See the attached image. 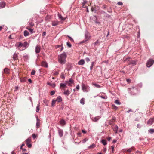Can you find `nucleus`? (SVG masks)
Masks as SVG:
<instances>
[{
	"instance_id": "f257e3e1",
	"label": "nucleus",
	"mask_w": 154,
	"mask_h": 154,
	"mask_svg": "<svg viewBox=\"0 0 154 154\" xmlns=\"http://www.w3.org/2000/svg\"><path fill=\"white\" fill-rule=\"evenodd\" d=\"M67 57L66 54L65 52L59 55L58 57L59 62L61 64H64L66 62V58Z\"/></svg>"
},
{
	"instance_id": "f03ea898",
	"label": "nucleus",
	"mask_w": 154,
	"mask_h": 154,
	"mask_svg": "<svg viewBox=\"0 0 154 154\" xmlns=\"http://www.w3.org/2000/svg\"><path fill=\"white\" fill-rule=\"evenodd\" d=\"M82 90L85 92H87L89 91V87L84 84H82Z\"/></svg>"
},
{
	"instance_id": "7ed1b4c3",
	"label": "nucleus",
	"mask_w": 154,
	"mask_h": 154,
	"mask_svg": "<svg viewBox=\"0 0 154 154\" xmlns=\"http://www.w3.org/2000/svg\"><path fill=\"white\" fill-rule=\"evenodd\" d=\"M16 46L20 50H23L24 49H21V48L22 47H23V43L21 42H18L16 43L15 44Z\"/></svg>"
},
{
	"instance_id": "20e7f679",
	"label": "nucleus",
	"mask_w": 154,
	"mask_h": 154,
	"mask_svg": "<svg viewBox=\"0 0 154 154\" xmlns=\"http://www.w3.org/2000/svg\"><path fill=\"white\" fill-rule=\"evenodd\" d=\"M129 59H130L129 57H128L127 58H124V61L125 62V61H127L128 62V65H131V64H133V65L135 64L136 62L134 61V60L129 61Z\"/></svg>"
},
{
	"instance_id": "39448f33",
	"label": "nucleus",
	"mask_w": 154,
	"mask_h": 154,
	"mask_svg": "<svg viewBox=\"0 0 154 154\" xmlns=\"http://www.w3.org/2000/svg\"><path fill=\"white\" fill-rule=\"evenodd\" d=\"M154 62V60L152 59H149L147 62L146 64V66L148 67H151L153 64Z\"/></svg>"
},
{
	"instance_id": "423d86ee",
	"label": "nucleus",
	"mask_w": 154,
	"mask_h": 154,
	"mask_svg": "<svg viewBox=\"0 0 154 154\" xmlns=\"http://www.w3.org/2000/svg\"><path fill=\"white\" fill-rule=\"evenodd\" d=\"M31 141V138H29L27 139L26 140V143L27 146L29 148H30L32 147V145L31 144H30L29 143Z\"/></svg>"
},
{
	"instance_id": "0eeeda50",
	"label": "nucleus",
	"mask_w": 154,
	"mask_h": 154,
	"mask_svg": "<svg viewBox=\"0 0 154 154\" xmlns=\"http://www.w3.org/2000/svg\"><path fill=\"white\" fill-rule=\"evenodd\" d=\"M40 50H41L40 47L38 45H37L35 47V52L36 53H39L40 51Z\"/></svg>"
},
{
	"instance_id": "6e6552de",
	"label": "nucleus",
	"mask_w": 154,
	"mask_h": 154,
	"mask_svg": "<svg viewBox=\"0 0 154 154\" xmlns=\"http://www.w3.org/2000/svg\"><path fill=\"white\" fill-rule=\"evenodd\" d=\"M154 122V118H150L147 122V124L151 125Z\"/></svg>"
},
{
	"instance_id": "1a4fd4ad",
	"label": "nucleus",
	"mask_w": 154,
	"mask_h": 154,
	"mask_svg": "<svg viewBox=\"0 0 154 154\" xmlns=\"http://www.w3.org/2000/svg\"><path fill=\"white\" fill-rule=\"evenodd\" d=\"M135 148L134 147H132L127 150L126 152L130 153L131 151L134 150Z\"/></svg>"
},
{
	"instance_id": "9d476101",
	"label": "nucleus",
	"mask_w": 154,
	"mask_h": 154,
	"mask_svg": "<svg viewBox=\"0 0 154 154\" xmlns=\"http://www.w3.org/2000/svg\"><path fill=\"white\" fill-rule=\"evenodd\" d=\"M113 129L115 133H117L118 129V126L116 125H114L113 127Z\"/></svg>"
},
{
	"instance_id": "9b49d317",
	"label": "nucleus",
	"mask_w": 154,
	"mask_h": 154,
	"mask_svg": "<svg viewBox=\"0 0 154 154\" xmlns=\"http://www.w3.org/2000/svg\"><path fill=\"white\" fill-rule=\"evenodd\" d=\"M23 47L24 48V49H25L26 48H27L29 45V43H28L26 41H25L23 43Z\"/></svg>"
},
{
	"instance_id": "f8f14e48",
	"label": "nucleus",
	"mask_w": 154,
	"mask_h": 154,
	"mask_svg": "<svg viewBox=\"0 0 154 154\" xmlns=\"http://www.w3.org/2000/svg\"><path fill=\"white\" fill-rule=\"evenodd\" d=\"M59 24V22L57 21H54L52 22V25L53 26H55Z\"/></svg>"
},
{
	"instance_id": "ddd939ff",
	"label": "nucleus",
	"mask_w": 154,
	"mask_h": 154,
	"mask_svg": "<svg viewBox=\"0 0 154 154\" xmlns=\"http://www.w3.org/2000/svg\"><path fill=\"white\" fill-rule=\"evenodd\" d=\"M27 80V78L26 77H21L20 78V81L23 82H26Z\"/></svg>"
},
{
	"instance_id": "4468645a",
	"label": "nucleus",
	"mask_w": 154,
	"mask_h": 154,
	"mask_svg": "<svg viewBox=\"0 0 154 154\" xmlns=\"http://www.w3.org/2000/svg\"><path fill=\"white\" fill-rule=\"evenodd\" d=\"M58 132L59 136L61 137L63 136V130L60 129H59L58 130Z\"/></svg>"
},
{
	"instance_id": "2eb2a0df",
	"label": "nucleus",
	"mask_w": 154,
	"mask_h": 154,
	"mask_svg": "<svg viewBox=\"0 0 154 154\" xmlns=\"http://www.w3.org/2000/svg\"><path fill=\"white\" fill-rule=\"evenodd\" d=\"M84 63H85V61L83 59H81L78 62V64L79 65H83L84 64Z\"/></svg>"
},
{
	"instance_id": "dca6fc26",
	"label": "nucleus",
	"mask_w": 154,
	"mask_h": 154,
	"mask_svg": "<svg viewBox=\"0 0 154 154\" xmlns=\"http://www.w3.org/2000/svg\"><path fill=\"white\" fill-rule=\"evenodd\" d=\"M41 65L42 66L45 67H47L48 66L47 63L45 62H42L41 63Z\"/></svg>"
},
{
	"instance_id": "f3484780",
	"label": "nucleus",
	"mask_w": 154,
	"mask_h": 154,
	"mask_svg": "<svg viewBox=\"0 0 154 154\" xmlns=\"http://www.w3.org/2000/svg\"><path fill=\"white\" fill-rule=\"evenodd\" d=\"M62 100V99L61 97H58L56 99V101L58 103L59 102H61Z\"/></svg>"
},
{
	"instance_id": "a211bd4d",
	"label": "nucleus",
	"mask_w": 154,
	"mask_h": 154,
	"mask_svg": "<svg viewBox=\"0 0 154 154\" xmlns=\"http://www.w3.org/2000/svg\"><path fill=\"white\" fill-rule=\"evenodd\" d=\"M60 87L63 89H64L66 87V84L61 83L60 84Z\"/></svg>"
},
{
	"instance_id": "6ab92c4d",
	"label": "nucleus",
	"mask_w": 154,
	"mask_h": 154,
	"mask_svg": "<svg viewBox=\"0 0 154 154\" xmlns=\"http://www.w3.org/2000/svg\"><path fill=\"white\" fill-rule=\"evenodd\" d=\"M13 58L14 60H17V55L16 54H14L13 56Z\"/></svg>"
},
{
	"instance_id": "aec40b11",
	"label": "nucleus",
	"mask_w": 154,
	"mask_h": 154,
	"mask_svg": "<svg viewBox=\"0 0 154 154\" xmlns=\"http://www.w3.org/2000/svg\"><path fill=\"white\" fill-rule=\"evenodd\" d=\"M4 72L7 74H8L9 73V70L7 68H5L4 69Z\"/></svg>"
},
{
	"instance_id": "412c9836",
	"label": "nucleus",
	"mask_w": 154,
	"mask_h": 154,
	"mask_svg": "<svg viewBox=\"0 0 154 154\" xmlns=\"http://www.w3.org/2000/svg\"><path fill=\"white\" fill-rule=\"evenodd\" d=\"M48 85L51 86L53 88H54L55 86V84L54 83H51L50 82H48Z\"/></svg>"
},
{
	"instance_id": "4be33fe9",
	"label": "nucleus",
	"mask_w": 154,
	"mask_h": 154,
	"mask_svg": "<svg viewBox=\"0 0 154 154\" xmlns=\"http://www.w3.org/2000/svg\"><path fill=\"white\" fill-rule=\"evenodd\" d=\"M100 118L99 116H97L94 118L93 119V120L94 122H97L100 119Z\"/></svg>"
},
{
	"instance_id": "5701e85b",
	"label": "nucleus",
	"mask_w": 154,
	"mask_h": 154,
	"mask_svg": "<svg viewBox=\"0 0 154 154\" xmlns=\"http://www.w3.org/2000/svg\"><path fill=\"white\" fill-rule=\"evenodd\" d=\"M101 142L103 143V145H106L107 144V142L106 140L104 139H103L101 140Z\"/></svg>"
},
{
	"instance_id": "b1692460",
	"label": "nucleus",
	"mask_w": 154,
	"mask_h": 154,
	"mask_svg": "<svg viewBox=\"0 0 154 154\" xmlns=\"http://www.w3.org/2000/svg\"><path fill=\"white\" fill-rule=\"evenodd\" d=\"M37 128H39L40 126V120L38 119H37V122L36 124Z\"/></svg>"
},
{
	"instance_id": "393cba45",
	"label": "nucleus",
	"mask_w": 154,
	"mask_h": 154,
	"mask_svg": "<svg viewBox=\"0 0 154 154\" xmlns=\"http://www.w3.org/2000/svg\"><path fill=\"white\" fill-rule=\"evenodd\" d=\"M60 123L61 125H64L65 124V121L63 119H62L60 121Z\"/></svg>"
},
{
	"instance_id": "a878e982",
	"label": "nucleus",
	"mask_w": 154,
	"mask_h": 154,
	"mask_svg": "<svg viewBox=\"0 0 154 154\" xmlns=\"http://www.w3.org/2000/svg\"><path fill=\"white\" fill-rule=\"evenodd\" d=\"M112 109L115 110H117L118 109V107H117L115 105L112 104Z\"/></svg>"
},
{
	"instance_id": "bb28decb",
	"label": "nucleus",
	"mask_w": 154,
	"mask_h": 154,
	"mask_svg": "<svg viewBox=\"0 0 154 154\" xmlns=\"http://www.w3.org/2000/svg\"><path fill=\"white\" fill-rule=\"evenodd\" d=\"M29 33L27 31L25 30L24 32V35L25 36H27L29 35Z\"/></svg>"
},
{
	"instance_id": "cd10ccee",
	"label": "nucleus",
	"mask_w": 154,
	"mask_h": 154,
	"mask_svg": "<svg viewBox=\"0 0 154 154\" xmlns=\"http://www.w3.org/2000/svg\"><path fill=\"white\" fill-rule=\"evenodd\" d=\"M70 93V91H66L64 92V94L65 95H68Z\"/></svg>"
},
{
	"instance_id": "c85d7f7f",
	"label": "nucleus",
	"mask_w": 154,
	"mask_h": 154,
	"mask_svg": "<svg viewBox=\"0 0 154 154\" xmlns=\"http://www.w3.org/2000/svg\"><path fill=\"white\" fill-rule=\"evenodd\" d=\"M80 103L82 104H85V99L84 98H82L81 100Z\"/></svg>"
},
{
	"instance_id": "c756f323",
	"label": "nucleus",
	"mask_w": 154,
	"mask_h": 154,
	"mask_svg": "<svg viewBox=\"0 0 154 154\" xmlns=\"http://www.w3.org/2000/svg\"><path fill=\"white\" fill-rule=\"evenodd\" d=\"M5 3L4 2H1L0 3V5L1 7L3 8L5 7Z\"/></svg>"
},
{
	"instance_id": "7c9ffc66",
	"label": "nucleus",
	"mask_w": 154,
	"mask_h": 154,
	"mask_svg": "<svg viewBox=\"0 0 154 154\" xmlns=\"http://www.w3.org/2000/svg\"><path fill=\"white\" fill-rule=\"evenodd\" d=\"M27 29H28L31 32V33H32L33 32V29L29 28V27H27L26 28Z\"/></svg>"
},
{
	"instance_id": "2f4dec72",
	"label": "nucleus",
	"mask_w": 154,
	"mask_h": 154,
	"mask_svg": "<svg viewBox=\"0 0 154 154\" xmlns=\"http://www.w3.org/2000/svg\"><path fill=\"white\" fill-rule=\"evenodd\" d=\"M50 17L49 16H47L45 18V20L47 21H50Z\"/></svg>"
},
{
	"instance_id": "473e14b6",
	"label": "nucleus",
	"mask_w": 154,
	"mask_h": 154,
	"mask_svg": "<svg viewBox=\"0 0 154 154\" xmlns=\"http://www.w3.org/2000/svg\"><path fill=\"white\" fill-rule=\"evenodd\" d=\"M94 62H92L91 64V66H90V70H92V69H93V67L94 65Z\"/></svg>"
},
{
	"instance_id": "72a5a7b5",
	"label": "nucleus",
	"mask_w": 154,
	"mask_h": 154,
	"mask_svg": "<svg viewBox=\"0 0 154 154\" xmlns=\"http://www.w3.org/2000/svg\"><path fill=\"white\" fill-rule=\"evenodd\" d=\"M115 103L117 104L120 105L121 104V102L118 100L115 101Z\"/></svg>"
},
{
	"instance_id": "f704fd0d",
	"label": "nucleus",
	"mask_w": 154,
	"mask_h": 154,
	"mask_svg": "<svg viewBox=\"0 0 154 154\" xmlns=\"http://www.w3.org/2000/svg\"><path fill=\"white\" fill-rule=\"evenodd\" d=\"M59 18L60 19L62 20H64L65 19L64 18H63V17L61 15L59 14L58 15Z\"/></svg>"
},
{
	"instance_id": "c9c22d12",
	"label": "nucleus",
	"mask_w": 154,
	"mask_h": 154,
	"mask_svg": "<svg viewBox=\"0 0 154 154\" xmlns=\"http://www.w3.org/2000/svg\"><path fill=\"white\" fill-rule=\"evenodd\" d=\"M95 145L93 143L91 145H90L89 146V147L90 148H94L95 147Z\"/></svg>"
},
{
	"instance_id": "e433bc0d",
	"label": "nucleus",
	"mask_w": 154,
	"mask_h": 154,
	"mask_svg": "<svg viewBox=\"0 0 154 154\" xmlns=\"http://www.w3.org/2000/svg\"><path fill=\"white\" fill-rule=\"evenodd\" d=\"M56 102H57L56 101V100H55L54 99H53L52 101V105L53 106H54Z\"/></svg>"
},
{
	"instance_id": "4c0bfd02",
	"label": "nucleus",
	"mask_w": 154,
	"mask_h": 154,
	"mask_svg": "<svg viewBox=\"0 0 154 154\" xmlns=\"http://www.w3.org/2000/svg\"><path fill=\"white\" fill-rule=\"evenodd\" d=\"M40 108H39V105H38L36 107V112H38L39 111V110Z\"/></svg>"
},
{
	"instance_id": "58836bf2",
	"label": "nucleus",
	"mask_w": 154,
	"mask_h": 154,
	"mask_svg": "<svg viewBox=\"0 0 154 154\" xmlns=\"http://www.w3.org/2000/svg\"><path fill=\"white\" fill-rule=\"evenodd\" d=\"M148 131L151 133H153L154 132V130L153 129H150Z\"/></svg>"
},
{
	"instance_id": "ea45409f",
	"label": "nucleus",
	"mask_w": 154,
	"mask_h": 154,
	"mask_svg": "<svg viewBox=\"0 0 154 154\" xmlns=\"http://www.w3.org/2000/svg\"><path fill=\"white\" fill-rule=\"evenodd\" d=\"M55 93V91H53L50 92V95L52 96L54 95Z\"/></svg>"
},
{
	"instance_id": "a19ab883",
	"label": "nucleus",
	"mask_w": 154,
	"mask_h": 154,
	"mask_svg": "<svg viewBox=\"0 0 154 154\" xmlns=\"http://www.w3.org/2000/svg\"><path fill=\"white\" fill-rule=\"evenodd\" d=\"M93 85H94L95 87H97V88H99L100 87V85H99L97 84H93Z\"/></svg>"
},
{
	"instance_id": "79ce46f5",
	"label": "nucleus",
	"mask_w": 154,
	"mask_h": 154,
	"mask_svg": "<svg viewBox=\"0 0 154 154\" xmlns=\"http://www.w3.org/2000/svg\"><path fill=\"white\" fill-rule=\"evenodd\" d=\"M69 83H70L71 84H72L73 83V80H72V79H71L69 80Z\"/></svg>"
},
{
	"instance_id": "37998d69",
	"label": "nucleus",
	"mask_w": 154,
	"mask_h": 154,
	"mask_svg": "<svg viewBox=\"0 0 154 154\" xmlns=\"http://www.w3.org/2000/svg\"><path fill=\"white\" fill-rule=\"evenodd\" d=\"M35 71L34 70H32L31 72V75H33L35 74Z\"/></svg>"
},
{
	"instance_id": "c03bdc74",
	"label": "nucleus",
	"mask_w": 154,
	"mask_h": 154,
	"mask_svg": "<svg viewBox=\"0 0 154 154\" xmlns=\"http://www.w3.org/2000/svg\"><path fill=\"white\" fill-rule=\"evenodd\" d=\"M66 44L69 47H71L72 46L71 44L69 42H67Z\"/></svg>"
},
{
	"instance_id": "a18cd8bd",
	"label": "nucleus",
	"mask_w": 154,
	"mask_h": 154,
	"mask_svg": "<svg viewBox=\"0 0 154 154\" xmlns=\"http://www.w3.org/2000/svg\"><path fill=\"white\" fill-rule=\"evenodd\" d=\"M95 22L97 26H98L100 24V22L98 21L97 20L95 21Z\"/></svg>"
},
{
	"instance_id": "49530a36",
	"label": "nucleus",
	"mask_w": 154,
	"mask_h": 154,
	"mask_svg": "<svg viewBox=\"0 0 154 154\" xmlns=\"http://www.w3.org/2000/svg\"><path fill=\"white\" fill-rule=\"evenodd\" d=\"M37 136L35 134H33L32 135V137L33 139H35L36 138Z\"/></svg>"
},
{
	"instance_id": "de8ad7c7",
	"label": "nucleus",
	"mask_w": 154,
	"mask_h": 154,
	"mask_svg": "<svg viewBox=\"0 0 154 154\" xmlns=\"http://www.w3.org/2000/svg\"><path fill=\"white\" fill-rule=\"evenodd\" d=\"M66 85H67L69 86H71V84L70 83H69L68 81L66 82Z\"/></svg>"
},
{
	"instance_id": "09e8293b",
	"label": "nucleus",
	"mask_w": 154,
	"mask_h": 154,
	"mask_svg": "<svg viewBox=\"0 0 154 154\" xmlns=\"http://www.w3.org/2000/svg\"><path fill=\"white\" fill-rule=\"evenodd\" d=\"M115 147L114 145H113L111 146L112 149V153H114V148Z\"/></svg>"
},
{
	"instance_id": "8fccbe9b",
	"label": "nucleus",
	"mask_w": 154,
	"mask_h": 154,
	"mask_svg": "<svg viewBox=\"0 0 154 154\" xmlns=\"http://www.w3.org/2000/svg\"><path fill=\"white\" fill-rule=\"evenodd\" d=\"M68 37L69 38L70 40L72 42H73V39L70 37L69 36H68Z\"/></svg>"
},
{
	"instance_id": "3c124183",
	"label": "nucleus",
	"mask_w": 154,
	"mask_h": 154,
	"mask_svg": "<svg viewBox=\"0 0 154 154\" xmlns=\"http://www.w3.org/2000/svg\"><path fill=\"white\" fill-rule=\"evenodd\" d=\"M85 60L87 62H88L90 61V59L88 57H86L85 58Z\"/></svg>"
},
{
	"instance_id": "603ef678",
	"label": "nucleus",
	"mask_w": 154,
	"mask_h": 154,
	"mask_svg": "<svg viewBox=\"0 0 154 154\" xmlns=\"http://www.w3.org/2000/svg\"><path fill=\"white\" fill-rule=\"evenodd\" d=\"M115 120H116V118L115 117H113L112 118V122H114L115 121Z\"/></svg>"
},
{
	"instance_id": "864d4df0",
	"label": "nucleus",
	"mask_w": 154,
	"mask_h": 154,
	"mask_svg": "<svg viewBox=\"0 0 154 154\" xmlns=\"http://www.w3.org/2000/svg\"><path fill=\"white\" fill-rule=\"evenodd\" d=\"M118 4L119 5H122L123 4L121 2H118Z\"/></svg>"
},
{
	"instance_id": "5fc2aeb1",
	"label": "nucleus",
	"mask_w": 154,
	"mask_h": 154,
	"mask_svg": "<svg viewBox=\"0 0 154 154\" xmlns=\"http://www.w3.org/2000/svg\"><path fill=\"white\" fill-rule=\"evenodd\" d=\"M79 85H78L76 86V88L77 89V90H79Z\"/></svg>"
},
{
	"instance_id": "6e6d98bb",
	"label": "nucleus",
	"mask_w": 154,
	"mask_h": 154,
	"mask_svg": "<svg viewBox=\"0 0 154 154\" xmlns=\"http://www.w3.org/2000/svg\"><path fill=\"white\" fill-rule=\"evenodd\" d=\"M58 74V72H55L54 74L55 75H57Z\"/></svg>"
},
{
	"instance_id": "4d7b16f0",
	"label": "nucleus",
	"mask_w": 154,
	"mask_h": 154,
	"mask_svg": "<svg viewBox=\"0 0 154 154\" xmlns=\"http://www.w3.org/2000/svg\"><path fill=\"white\" fill-rule=\"evenodd\" d=\"M107 140H108V141H110V140L111 139V138L110 137H108L107 138Z\"/></svg>"
},
{
	"instance_id": "13d9d810",
	"label": "nucleus",
	"mask_w": 154,
	"mask_h": 154,
	"mask_svg": "<svg viewBox=\"0 0 154 154\" xmlns=\"http://www.w3.org/2000/svg\"><path fill=\"white\" fill-rule=\"evenodd\" d=\"M28 81L29 82H30V83H32V80H31V79H28Z\"/></svg>"
},
{
	"instance_id": "bf43d9fd",
	"label": "nucleus",
	"mask_w": 154,
	"mask_h": 154,
	"mask_svg": "<svg viewBox=\"0 0 154 154\" xmlns=\"http://www.w3.org/2000/svg\"><path fill=\"white\" fill-rule=\"evenodd\" d=\"M82 131L84 133H86V131H85V130H82Z\"/></svg>"
},
{
	"instance_id": "052dcab7",
	"label": "nucleus",
	"mask_w": 154,
	"mask_h": 154,
	"mask_svg": "<svg viewBox=\"0 0 154 154\" xmlns=\"http://www.w3.org/2000/svg\"><path fill=\"white\" fill-rule=\"evenodd\" d=\"M126 80L128 82H130V80L129 79H127Z\"/></svg>"
},
{
	"instance_id": "680f3d73",
	"label": "nucleus",
	"mask_w": 154,
	"mask_h": 154,
	"mask_svg": "<svg viewBox=\"0 0 154 154\" xmlns=\"http://www.w3.org/2000/svg\"><path fill=\"white\" fill-rule=\"evenodd\" d=\"M46 35V32H44L42 33V35Z\"/></svg>"
},
{
	"instance_id": "e2e57ef3",
	"label": "nucleus",
	"mask_w": 154,
	"mask_h": 154,
	"mask_svg": "<svg viewBox=\"0 0 154 154\" xmlns=\"http://www.w3.org/2000/svg\"><path fill=\"white\" fill-rule=\"evenodd\" d=\"M22 150L24 152L26 151V149L24 148H23V149H22Z\"/></svg>"
},
{
	"instance_id": "0e129e2a",
	"label": "nucleus",
	"mask_w": 154,
	"mask_h": 154,
	"mask_svg": "<svg viewBox=\"0 0 154 154\" xmlns=\"http://www.w3.org/2000/svg\"><path fill=\"white\" fill-rule=\"evenodd\" d=\"M106 151V148H104V149H103V151L104 152H105Z\"/></svg>"
},
{
	"instance_id": "69168bd1",
	"label": "nucleus",
	"mask_w": 154,
	"mask_h": 154,
	"mask_svg": "<svg viewBox=\"0 0 154 154\" xmlns=\"http://www.w3.org/2000/svg\"><path fill=\"white\" fill-rule=\"evenodd\" d=\"M98 43V40H97L95 43V45H97Z\"/></svg>"
},
{
	"instance_id": "338daca9",
	"label": "nucleus",
	"mask_w": 154,
	"mask_h": 154,
	"mask_svg": "<svg viewBox=\"0 0 154 154\" xmlns=\"http://www.w3.org/2000/svg\"><path fill=\"white\" fill-rule=\"evenodd\" d=\"M61 76V78H64V77L63 75H62Z\"/></svg>"
},
{
	"instance_id": "774afa93",
	"label": "nucleus",
	"mask_w": 154,
	"mask_h": 154,
	"mask_svg": "<svg viewBox=\"0 0 154 154\" xmlns=\"http://www.w3.org/2000/svg\"><path fill=\"white\" fill-rule=\"evenodd\" d=\"M116 140H113L112 142V143H116Z\"/></svg>"
}]
</instances>
